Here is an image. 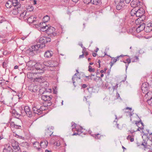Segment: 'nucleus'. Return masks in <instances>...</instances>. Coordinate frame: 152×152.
Returning <instances> with one entry per match:
<instances>
[{
	"instance_id": "nucleus-1",
	"label": "nucleus",
	"mask_w": 152,
	"mask_h": 152,
	"mask_svg": "<svg viewBox=\"0 0 152 152\" xmlns=\"http://www.w3.org/2000/svg\"><path fill=\"white\" fill-rule=\"evenodd\" d=\"M44 65L48 67V69L51 71L55 70L58 64V62L54 61H49L44 63Z\"/></svg>"
},
{
	"instance_id": "nucleus-2",
	"label": "nucleus",
	"mask_w": 152,
	"mask_h": 152,
	"mask_svg": "<svg viewBox=\"0 0 152 152\" xmlns=\"http://www.w3.org/2000/svg\"><path fill=\"white\" fill-rule=\"evenodd\" d=\"M72 130L73 132L77 131L76 132H74L72 135H80L83 132V129L81 126H77V125L73 122L71 123Z\"/></svg>"
},
{
	"instance_id": "nucleus-3",
	"label": "nucleus",
	"mask_w": 152,
	"mask_h": 152,
	"mask_svg": "<svg viewBox=\"0 0 152 152\" xmlns=\"http://www.w3.org/2000/svg\"><path fill=\"white\" fill-rule=\"evenodd\" d=\"M51 39L48 37H42L39 38L38 44L40 46L41 48H43L45 46V44L50 42Z\"/></svg>"
},
{
	"instance_id": "nucleus-4",
	"label": "nucleus",
	"mask_w": 152,
	"mask_h": 152,
	"mask_svg": "<svg viewBox=\"0 0 152 152\" xmlns=\"http://www.w3.org/2000/svg\"><path fill=\"white\" fill-rule=\"evenodd\" d=\"M45 107L40 106L39 105H34L32 107V110L33 112L35 114L39 115L42 113L43 110H45Z\"/></svg>"
},
{
	"instance_id": "nucleus-5",
	"label": "nucleus",
	"mask_w": 152,
	"mask_h": 152,
	"mask_svg": "<svg viewBox=\"0 0 152 152\" xmlns=\"http://www.w3.org/2000/svg\"><path fill=\"white\" fill-rule=\"evenodd\" d=\"M40 48V46L38 44L36 45L32 46L29 48V55L33 56L37 53L39 49Z\"/></svg>"
},
{
	"instance_id": "nucleus-6",
	"label": "nucleus",
	"mask_w": 152,
	"mask_h": 152,
	"mask_svg": "<svg viewBox=\"0 0 152 152\" xmlns=\"http://www.w3.org/2000/svg\"><path fill=\"white\" fill-rule=\"evenodd\" d=\"M44 65V64H41L40 63H36L34 69H36L39 73H43L46 69Z\"/></svg>"
},
{
	"instance_id": "nucleus-7",
	"label": "nucleus",
	"mask_w": 152,
	"mask_h": 152,
	"mask_svg": "<svg viewBox=\"0 0 152 152\" xmlns=\"http://www.w3.org/2000/svg\"><path fill=\"white\" fill-rule=\"evenodd\" d=\"M38 72V71L35 72H32L30 73L31 74V78L32 79H34L35 80L36 79L37 80V81H39V80H42L43 78V77L41 76V74Z\"/></svg>"
},
{
	"instance_id": "nucleus-8",
	"label": "nucleus",
	"mask_w": 152,
	"mask_h": 152,
	"mask_svg": "<svg viewBox=\"0 0 152 152\" xmlns=\"http://www.w3.org/2000/svg\"><path fill=\"white\" fill-rule=\"evenodd\" d=\"M115 3L117 10L122 9L125 6L124 2V1L122 0H115Z\"/></svg>"
},
{
	"instance_id": "nucleus-9",
	"label": "nucleus",
	"mask_w": 152,
	"mask_h": 152,
	"mask_svg": "<svg viewBox=\"0 0 152 152\" xmlns=\"http://www.w3.org/2000/svg\"><path fill=\"white\" fill-rule=\"evenodd\" d=\"M55 30L54 28L49 25L46 33L49 36L52 38L53 37H55L56 35V34L55 32Z\"/></svg>"
},
{
	"instance_id": "nucleus-10",
	"label": "nucleus",
	"mask_w": 152,
	"mask_h": 152,
	"mask_svg": "<svg viewBox=\"0 0 152 152\" xmlns=\"http://www.w3.org/2000/svg\"><path fill=\"white\" fill-rule=\"evenodd\" d=\"M52 96H48L45 94H43L41 96V99L43 101L48 102V106H50L51 104V102L50 101L51 99H52Z\"/></svg>"
},
{
	"instance_id": "nucleus-11",
	"label": "nucleus",
	"mask_w": 152,
	"mask_h": 152,
	"mask_svg": "<svg viewBox=\"0 0 152 152\" xmlns=\"http://www.w3.org/2000/svg\"><path fill=\"white\" fill-rule=\"evenodd\" d=\"M18 7H14L13 10H12L11 12L12 13L15 15H19L20 12H21V4H18Z\"/></svg>"
},
{
	"instance_id": "nucleus-12",
	"label": "nucleus",
	"mask_w": 152,
	"mask_h": 152,
	"mask_svg": "<svg viewBox=\"0 0 152 152\" xmlns=\"http://www.w3.org/2000/svg\"><path fill=\"white\" fill-rule=\"evenodd\" d=\"M27 13L26 10L22 11L21 12L19 13L18 16L19 18L21 20H26L28 18V15H27Z\"/></svg>"
},
{
	"instance_id": "nucleus-13",
	"label": "nucleus",
	"mask_w": 152,
	"mask_h": 152,
	"mask_svg": "<svg viewBox=\"0 0 152 152\" xmlns=\"http://www.w3.org/2000/svg\"><path fill=\"white\" fill-rule=\"evenodd\" d=\"M144 13V10L142 8L138 9L137 10H136V16L140 18L142 16Z\"/></svg>"
},
{
	"instance_id": "nucleus-14",
	"label": "nucleus",
	"mask_w": 152,
	"mask_h": 152,
	"mask_svg": "<svg viewBox=\"0 0 152 152\" xmlns=\"http://www.w3.org/2000/svg\"><path fill=\"white\" fill-rule=\"evenodd\" d=\"M141 2L139 0H133L131 3V5L132 7L135 8L140 6Z\"/></svg>"
},
{
	"instance_id": "nucleus-15",
	"label": "nucleus",
	"mask_w": 152,
	"mask_h": 152,
	"mask_svg": "<svg viewBox=\"0 0 152 152\" xmlns=\"http://www.w3.org/2000/svg\"><path fill=\"white\" fill-rule=\"evenodd\" d=\"M39 26L40 27V30L41 31L45 32L46 33L47 30L48 28V27L49 25H47L46 24H42V23H40L39 24Z\"/></svg>"
},
{
	"instance_id": "nucleus-16",
	"label": "nucleus",
	"mask_w": 152,
	"mask_h": 152,
	"mask_svg": "<svg viewBox=\"0 0 152 152\" xmlns=\"http://www.w3.org/2000/svg\"><path fill=\"white\" fill-rule=\"evenodd\" d=\"M136 126L138 127L137 131H140L143 129V124L141 120L140 121H136L135 123Z\"/></svg>"
},
{
	"instance_id": "nucleus-17",
	"label": "nucleus",
	"mask_w": 152,
	"mask_h": 152,
	"mask_svg": "<svg viewBox=\"0 0 152 152\" xmlns=\"http://www.w3.org/2000/svg\"><path fill=\"white\" fill-rule=\"evenodd\" d=\"M24 110L25 113L29 117H31L32 116V112L30 110V108L28 106H25L24 107Z\"/></svg>"
},
{
	"instance_id": "nucleus-18",
	"label": "nucleus",
	"mask_w": 152,
	"mask_h": 152,
	"mask_svg": "<svg viewBox=\"0 0 152 152\" xmlns=\"http://www.w3.org/2000/svg\"><path fill=\"white\" fill-rule=\"evenodd\" d=\"M148 84L146 83H143L141 86V89L143 93H145L148 90Z\"/></svg>"
},
{
	"instance_id": "nucleus-19",
	"label": "nucleus",
	"mask_w": 152,
	"mask_h": 152,
	"mask_svg": "<svg viewBox=\"0 0 152 152\" xmlns=\"http://www.w3.org/2000/svg\"><path fill=\"white\" fill-rule=\"evenodd\" d=\"M2 152H13V150L10 145H7L3 148Z\"/></svg>"
},
{
	"instance_id": "nucleus-20",
	"label": "nucleus",
	"mask_w": 152,
	"mask_h": 152,
	"mask_svg": "<svg viewBox=\"0 0 152 152\" xmlns=\"http://www.w3.org/2000/svg\"><path fill=\"white\" fill-rule=\"evenodd\" d=\"M36 63L34 61L31 60L27 63L26 65L28 67L33 68L34 69Z\"/></svg>"
},
{
	"instance_id": "nucleus-21",
	"label": "nucleus",
	"mask_w": 152,
	"mask_h": 152,
	"mask_svg": "<svg viewBox=\"0 0 152 152\" xmlns=\"http://www.w3.org/2000/svg\"><path fill=\"white\" fill-rule=\"evenodd\" d=\"M36 18L34 16L31 15L28 17V18L26 20L28 23H34L35 21Z\"/></svg>"
},
{
	"instance_id": "nucleus-22",
	"label": "nucleus",
	"mask_w": 152,
	"mask_h": 152,
	"mask_svg": "<svg viewBox=\"0 0 152 152\" xmlns=\"http://www.w3.org/2000/svg\"><path fill=\"white\" fill-rule=\"evenodd\" d=\"M145 24L144 23H143L140 24L136 29V31L138 33L142 31L143 30H145Z\"/></svg>"
},
{
	"instance_id": "nucleus-23",
	"label": "nucleus",
	"mask_w": 152,
	"mask_h": 152,
	"mask_svg": "<svg viewBox=\"0 0 152 152\" xmlns=\"http://www.w3.org/2000/svg\"><path fill=\"white\" fill-rule=\"evenodd\" d=\"M51 143L57 146H59L61 145L60 142L58 140H56V138H52Z\"/></svg>"
},
{
	"instance_id": "nucleus-24",
	"label": "nucleus",
	"mask_w": 152,
	"mask_h": 152,
	"mask_svg": "<svg viewBox=\"0 0 152 152\" xmlns=\"http://www.w3.org/2000/svg\"><path fill=\"white\" fill-rule=\"evenodd\" d=\"M53 54V53L52 51L47 50L45 53L44 56L46 58H50L52 56Z\"/></svg>"
},
{
	"instance_id": "nucleus-25",
	"label": "nucleus",
	"mask_w": 152,
	"mask_h": 152,
	"mask_svg": "<svg viewBox=\"0 0 152 152\" xmlns=\"http://www.w3.org/2000/svg\"><path fill=\"white\" fill-rule=\"evenodd\" d=\"M152 31V23H148L145 27V31L146 32H149Z\"/></svg>"
},
{
	"instance_id": "nucleus-26",
	"label": "nucleus",
	"mask_w": 152,
	"mask_h": 152,
	"mask_svg": "<svg viewBox=\"0 0 152 152\" xmlns=\"http://www.w3.org/2000/svg\"><path fill=\"white\" fill-rule=\"evenodd\" d=\"M48 144V142L46 140L42 141L40 142V146L42 148H45L47 146Z\"/></svg>"
},
{
	"instance_id": "nucleus-27",
	"label": "nucleus",
	"mask_w": 152,
	"mask_h": 152,
	"mask_svg": "<svg viewBox=\"0 0 152 152\" xmlns=\"http://www.w3.org/2000/svg\"><path fill=\"white\" fill-rule=\"evenodd\" d=\"M11 142L12 146L13 148L19 146L18 142L14 140H11Z\"/></svg>"
},
{
	"instance_id": "nucleus-28",
	"label": "nucleus",
	"mask_w": 152,
	"mask_h": 152,
	"mask_svg": "<svg viewBox=\"0 0 152 152\" xmlns=\"http://www.w3.org/2000/svg\"><path fill=\"white\" fill-rule=\"evenodd\" d=\"M33 145H34V147L38 149V151H40L41 149L40 148V144L37 141L34 142L32 143Z\"/></svg>"
},
{
	"instance_id": "nucleus-29",
	"label": "nucleus",
	"mask_w": 152,
	"mask_h": 152,
	"mask_svg": "<svg viewBox=\"0 0 152 152\" xmlns=\"http://www.w3.org/2000/svg\"><path fill=\"white\" fill-rule=\"evenodd\" d=\"M49 19V17L48 15H46L45 16L43 19V21L44 22H41V23H42V24L45 25L46 24L45 23L47 22Z\"/></svg>"
},
{
	"instance_id": "nucleus-30",
	"label": "nucleus",
	"mask_w": 152,
	"mask_h": 152,
	"mask_svg": "<svg viewBox=\"0 0 152 152\" xmlns=\"http://www.w3.org/2000/svg\"><path fill=\"white\" fill-rule=\"evenodd\" d=\"M143 145L144 147V148H150V147H151V146L149 145H148L147 144V142L144 141V142H142L141 144L139 145H138L139 146H140V145Z\"/></svg>"
},
{
	"instance_id": "nucleus-31",
	"label": "nucleus",
	"mask_w": 152,
	"mask_h": 152,
	"mask_svg": "<svg viewBox=\"0 0 152 152\" xmlns=\"http://www.w3.org/2000/svg\"><path fill=\"white\" fill-rule=\"evenodd\" d=\"M101 3V0H92L91 4L95 5H98Z\"/></svg>"
},
{
	"instance_id": "nucleus-32",
	"label": "nucleus",
	"mask_w": 152,
	"mask_h": 152,
	"mask_svg": "<svg viewBox=\"0 0 152 152\" xmlns=\"http://www.w3.org/2000/svg\"><path fill=\"white\" fill-rule=\"evenodd\" d=\"M12 3L11 1H8L5 4V6L8 8H10L12 6Z\"/></svg>"
},
{
	"instance_id": "nucleus-33",
	"label": "nucleus",
	"mask_w": 152,
	"mask_h": 152,
	"mask_svg": "<svg viewBox=\"0 0 152 152\" xmlns=\"http://www.w3.org/2000/svg\"><path fill=\"white\" fill-rule=\"evenodd\" d=\"M129 135L127 137V139L130 140V141L132 142L134 141V135H131L130 134H129Z\"/></svg>"
},
{
	"instance_id": "nucleus-34",
	"label": "nucleus",
	"mask_w": 152,
	"mask_h": 152,
	"mask_svg": "<svg viewBox=\"0 0 152 152\" xmlns=\"http://www.w3.org/2000/svg\"><path fill=\"white\" fill-rule=\"evenodd\" d=\"M129 135L127 137V139L130 140V141L132 142L134 141V135H131L130 134H129Z\"/></svg>"
},
{
	"instance_id": "nucleus-35",
	"label": "nucleus",
	"mask_w": 152,
	"mask_h": 152,
	"mask_svg": "<svg viewBox=\"0 0 152 152\" xmlns=\"http://www.w3.org/2000/svg\"><path fill=\"white\" fill-rule=\"evenodd\" d=\"M11 2L12 3V6H13L14 7H18V4H21L19 2H18V0H12Z\"/></svg>"
},
{
	"instance_id": "nucleus-36",
	"label": "nucleus",
	"mask_w": 152,
	"mask_h": 152,
	"mask_svg": "<svg viewBox=\"0 0 152 152\" xmlns=\"http://www.w3.org/2000/svg\"><path fill=\"white\" fill-rule=\"evenodd\" d=\"M13 152H21V151L19 146L13 148Z\"/></svg>"
},
{
	"instance_id": "nucleus-37",
	"label": "nucleus",
	"mask_w": 152,
	"mask_h": 152,
	"mask_svg": "<svg viewBox=\"0 0 152 152\" xmlns=\"http://www.w3.org/2000/svg\"><path fill=\"white\" fill-rule=\"evenodd\" d=\"M136 9H133L130 12V14L132 16H136Z\"/></svg>"
},
{
	"instance_id": "nucleus-38",
	"label": "nucleus",
	"mask_w": 152,
	"mask_h": 152,
	"mask_svg": "<svg viewBox=\"0 0 152 152\" xmlns=\"http://www.w3.org/2000/svg\"><path fill=\"white\" fill-rule=\"evenodd\" d=\"M112 60H113V61H111L110 63L111 67L117 61V60L114 57L112 58Z\"/></svg>"
},
{
	"instance_id": "nucleus-39",
	"label": "nucleus",
	"mask_w": 152,
	"mask_h": 152,
	"mask_svg": "<svg viewBox=\"0 0 152 152\" xmlns=\"http://www.w3.org/2000/svg\"><path fill=\"white\" fill-rule=\"evenodd\" d=\"M91 135L95 137V138L97 139H100V137H101V136L99 135V134H95L94 135L91 134Z\"/></svg>"
},
{
	"instance_id": "nucleus-40",
	"label": "nucleus",
	"mask_w": 152,
	"mask_h": 152,
	"mask_svg": "<svg viewBox=\"0 0 152 152\" xmlns=\"http://www.w3.org/2000/svg\"><path fill=\"white\" fill-rule=\"evenodd\" d=\"M88 71L90 72H93L95 71V69L94 68H92L90 65H89L88 66Z\"/></svg>"
},
{
	"instance_id": "nucleus-41",
	"label": "nucleus",
	"mask_w": 152,
	"mask_h": 152,
	"mask_svg": "<svg viewBox=\"0 0 152 152\" xmlns=\"http://www.w3.org/2000/svg\"><path fill=\"white\" fill-rule=\"evenodd\" d=\"M14 127L16 129H20L21 126L20 125H18L14 124Z\"/></svg>"
},
{
	"instance_id": "nucleus-42",
	"label": "nucleus",
	"mask_w": 152,
	"mask_h": 152,
	"mask_svg": "<svg viewBox=\"0 0 152 152\" xmlns=\"http://www.w3.org/2000/svg\"><path fill=\"white\" fill-rule=\"evenodd\" d=\"M92 0H83L84 2L86 4H88L91 3V4Z\"/></svg>"
},
{
	"instance_id": "nucleus-43",
	"label": "nucleus",
	"mask_w": 152,
	"mask_h": 152,
	"mask_svg": "<svg viewBox=\"0 0 152 152\" xmlns=\"http://www.w3.org/2000/svg\"><path fill=\"white\" fill-rule=\"evenodd\" d=\"M126 28L125 27H123L122 28V29L121 30V31L120 30L119 32H120L122 33L125 32L126 31Z\"/></svg>"
},
{
	"instance_id": "nucleus-44",
	"label": "nucleus",
	"mask_w": 152,
	"mask_h": 152,
	"mask_svg": "<svg viewBox=\"0 0 152 152\" xmlns=\"http://www.w3.org/2000/svg\"><path fill=\"white\" fill-rule=\"evenodd\" d=\"M5 21V19L3 16H0V23H1Z\"/></svg>"
},
{
	"instance_id": "nucleus-45",
	"label": "nucleus",
	"mask_w": 152,
	"mask_h": 152,
	"mask_svg": "<svg viewBox=\"0 0 152 152\" xmlns=\"http://www.w3.org/2000/svg\"><path fill=\"white\" fill-rule=\"evenodd\" d=\"M78 73H76L74 75V76L72 77V80L73 81V83L74 84V83H75V76H76L77 75V74ZM74 86L75 87L76 86H75V85H74Z\"/></svg>"
},
{
	"instance_id": "nucleus-46",
	"label": "nucleus",
	"mask_w": 152,
	"mask_h": 152,
	"mask_svg": "<svg viewBox=\"0 0 152 152\" xmlns=\"http://www.w3.org/2000/svg\"><path fill=\"white\" fill-rule=\"evenodd\" d=\"M2 66L3 67L5 68L7 66V63H6L5 61H4L2 63Z\"/></svg>"
},
{
	"instance_id": "nucleus-47",
	"label": "nucleus",
	"mask_w": 152,
	"mask_h": 152,
	"mask_svg": "<svg viewBox=\"0 0 152 152\" xmlns=\"http://www.w3.org/2000/svg\"><path fill=\"white\" fill-rule=\"evenodd\" d=\"M28 9L29 10V11H33V10H34V7L31 5H30L29 6Z\"/></svg>"
},
{
	"instance_id": "nucleus-48",
	"label": "nucleus",
	"mask_w": 152,
	"mask_h": 152,
	"mask_svg": "<svg viewBox=\"0 0 152 152\" xmlns=\"http://www.w3.org/2000/svg\"><path fill=\"white\" fill-rule=\"evenodd\" d=\"M118 84L117 83L115 86H113V90L114 91L115 90H116L118 88Z\"/></svg>"
},
{
	"instance_id": "nucleus-49",
	"label": "nucleus",
	"mask_w": 152,
	"mask_h": 152,
	"mask_svg": "<svg viewBox=\"0 0 152 152\" xmlns=\"http://www.w3.org/2000/svg\"><path fill=\"white\" fill-rule=\"evenodd\" d=\"M15 115V116L17 118H18L20 116V114L17 112L16 113V115Z\"/></svg>"
},
{
	"instance_id": "nucleus-50",
	"label": "nucleus",
	"mask_w": 152,
	"mask_h": 152,
	"mask_svg": "<svg viewBox=\"0 0 152 152\" xmlns=\"http://www.w3.org/2000/svg\"><path fill=\"white\" fill-rule=\"evenodd\" d=\"M134 58L135 59L132 61V62H136L137 61H138L139 59L138 57L137 56H135Z\"/></svg>"
},
{
	"instance_id": "nucleus-51",
	"label": "nucleus",
	"mask_w": 152,
	"mask_h": 152,
	"mask_svg": "<svg viewBox=\"0 0 152 152\" xmlns=\"http://www.w3.org/2000/svg\"><path fill=\"white\" fill-rule=\"evenodd\" d=\"M126 63L127 62L128 64H129L131 63V60L129 58H127L126 59Z\"/></svg>"
},
{
	"instance_id": "nucleus-52",
	"label": "nucleus",
	"mask_w": 152,
	"mask_h": 152,
	"mask_svg": "<svg viewBox=\"0 0 152 152\" xmlns=\"http://www.w3.org/2000/svg\"><path fill=\"white\" fill-rule=\"evenodd\" d=\"M137 131V130L136 131H134V130H132L131 131H129L128 132H130V133L129 134H130L131 135H133V133L134 132H135V131Z\"/></svg>"
},
{
	"instance_id": "nucleus-53",
	"label": "nucleus",
	"mask_w": 152,
	"mask_h": 152,
	"mask_svg": "<svg viewBox=\"0 0 152 152\" xmlns=\"http://www.w3.org/2000/svg\"><path fill=\"white\" fill-rule=\"evenodd\" d=\"M11 112L13 114H14V115H15L16 113L17 112V111L15 110L14 109Z\"/></svg>"
},
{
	"instance_id": "nucleus-54",
	"label": "nucleus",
	"mask_w": 152,
	"mask_h": 152,
	"mask_svg": "<svg viewBox=\"0 0 152 152\" xmlns=\"http://www.w3.org/2000/svg\"><path fill=\"white\" fill-rule=\"evenodd\" d=\"M84 56V53H83V54L82 55H80V56H79V58H83Z\"/></svg>"
},
{
	"instance_id": "nucleus-55",
	"label": "nucleus",
	"mask_w": 152,
	"mask_h": 152,
	"mask_svg": "<svg viewBox=\"0 0 152 152\" xmlns=\"http://www.w3.org/2000/svg\"><path fill=\"white\" fill-rule=\"evenodd\" d=\"M83 48V51H82V53H85V50L86 48L84 47H83V48Z\"/></svg>"
},
{
	"instance_id": "nucleus-56",
	"label": "nucleus",
	"mask_w": 152,
	"mask_h": 152,
	"mask_svg": "<svg viewBox=\"0 0 152 152\" xmlns=\"http://www.w3.org/2000/svg\"><path fill=\"white\" fill-rule=\"evenodd\" d=\"M37 1L35 0H34L32 2V3L34 5H35L37 4Z\"/></svg>"
},
{
	"instance_id": "nucleus-57",
	"label": "nucleus",
	"mask_w": 152,
	"mask_h": 152,
	"mask_svg": "<svg viewBox=\"0 0 152 152\" xmlns=\"http://www.w3.org/2000/svg\"><path fill=\"white\" fill-rule=\"evenodd\" d=\"M31 87L29 88V90L30 91H31L32 92H35V91L33 89L31 88Z\"/></svg>"
},
{
	"instance_id": "nucleus-58",
	"label": "nucleus",
	"mask_w": 152,
	"mask_h": 152,
	"mask_svg": "<svg viewBox=\"0 0 152 152\" xmlns=\"http://www.w3.org/2000/svg\"><path fill=\"white\" fill-rule=\"evenodd\" d=\"M0 102L3 104H5L4 101V100H2L1 99H0Z\"/></svg>"
},
{
	"instance_id": "nucleus-59",
	"label": "nucleus",
	"mask_w": 152,
	"mask_h": 152,
	"mask_svg": "<svg viewBox=\"0 0 152 152\" xmlns=\"http://www.w3.org/2000/svg\"><path fill=\"white\" fill-rule=\"evenodd\" d=\"M144 51H142L141 50H139V53L140 54H142L143 53Z\"/></svg>"
},
{
	"instance_id": "nucleus-60",
	"label": "nucleus",
	"mask_w": 152,
	"mask_h": 152,
	"mask_svg": "<svg viewBox=\"0 0 152 152\" xmlns=\"http://www.w3.org/2000/svg\"><path fill=\"white\" fill-rule=\"evenodd\" d=\"M87 87V85L86 84H83L82 85V87L83 88H85Z\"/></svg>"
},
{
	"instance_id": "nucleus-61",
	"label": "nucleus",
	"mask_w": 152,
	"mask_h": 152,
	"mask_svg": "<svg viewBox=\"0 0 152 152\" xmlns=\"http://www.w3.org/2000/svg\"><path fill=\"white\" fill-rule=\"evenodd\" d=\"M133 110L131 112H130V116H132L133 115V114H134V113H133Z\"/></svg>"
},
{
	"instance_id": "nucleus-62",
	"label": "nucleus",
	"mask_w": 152,
	"mask_h": 152,
	"mask_svg": "<svg viewBox=\"0 0 152 152\" xmlns=\"http://www.w3.org/2000/svg\"><path fill=\"white\" fill-rule=\"evenodd\" d=\"M129 64H126L125 65V66H126V70H127V68L128 67V66H129Z\"/></svg>"
},
{
	"instance_id": "nucleus-63",
	"label": "nucleus",
	"mask_w": 152,
	"mask_h": 152,
	"mask_svg": "<svg viewBox=\"0 0 152 152\" xmlns=\"http://www.w3.org/2000/svg\"><path fill=\"white\" fill-rule=\"evenodd\" d=\"M96 54H97L96 53H93L92 54L93 56L94 57H95L96 56Z\"/></svg>"
},
{
	"instance_id": "nucleus-64",
	"label": "nucleus",
	"mask_w": 152,
	"mask_h": 152,
	"mask_svg": "<svg viewBox=\"0 0 152 152\" xmlns=\"http://www.w3.org/2000/svg\"><path fill=\"white\" fill-rule=\"evenodd\" d=\"M45 152H51L50 150H48L47 149L45 150Z\"/></svg>"
}]
</instances>
